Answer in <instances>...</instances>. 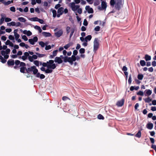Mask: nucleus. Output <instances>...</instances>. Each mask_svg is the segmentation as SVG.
<instances>
[{"label":"nucleus","instance_id":"nucleus-61","mask_svg":"<svg viewBox=\"0 0 156 156\" xmlns=\"http://www.w3.org/2000/svg\"><path fill=\"white\" fill-rule=\"evenodd\" d=\"M5 51L6 54H9L10 52V50L9 48L6 49Z\"/></svg>","mask_w":156,"mask_h":156},{"label":"nucleus","instance_id":"nucleus-38","mask_svg":"<svg viewBox=\"0 0 156 156\" xmlns=\"http://www.w3.org/2000/svg\"><path fill=\"white\" fill-rule=\"evenodd\" d=\"M31 19L33 21H38L39 18L37 17H34L31 18Z\"/></svg>","mask_w":156,"mask_h":156},{"label":"nucleus","instance_id":"nucleus-49","mask_svg":"<svg viewBox=\"0 0 156 156\" xmlns=\"http://www.w3.org/2000/svg\"><path fill=\"white\" fill-rule=\"evenodd\" d=\"M10 10L13 12H15L16 11V9L14 6L11 7L10 8Z\"/></svg>","mask_w":156,"mask_h":156},{"label":"nucleus","instance_id":"nucleus-19","mask_svg":"<svg viewBox=\"0 0 156 156\" xmlns=\"http://www.w3.org/2000/svg\"><path fill=\"white\" fill-rule=\"evenodd\" d=\"M43 35L46 37H49L51 36V34L49 32H42Z\"/></svg>","mask_w":156,"mask_h":156},{"label":"nucleus","instance_id":"nucleus-12","mask_svg":"<svg viewBox=\"0 0 156 156\" xmlns=\"http://www.w3.org/2000/svg\"><path fill=\"white\" fill-rule=\"evenodd\" d=\"M63 33L62 29L59 30L58 31L55 33V36L57 37H59L62 35Z\"/></svg>","mask_w":156,"mask_h":156},{"label":"nucleus","instance_id":"nucleus-41","mask_svg":"<svg viewBox=\"0 0 156 156\" xmlns=\"http://www.w3.org/2000/svg\"><path fill=\"white\" fill-rule=\"evenodd\" d=\"M98 118L100 119H104V116L101 114L98 115Z\"/></svg>","mask_w":156,"mask_h":156},{"label":"nucleus","instance_id":"nucleus-21","mask_svg":"<svg viewBox=\"0 0 156 156\" xmlns=\"http://www.w3.org/2000/svg\"><path fill=\"white\" fill-rule=\"evenodd\" d=\"M64 8L62 7H61L58 9L57 11L58 13H60L62 14L64 12Z\"/></svg>","mask_w":156,"mask_h":156},{"label":"nucleus","instance_id":"nucleus-7","mask_svg":"<svg viewBox=\"0 0 156 156\" xmlns=\"http://www.w3.org/2000/svg\"><path fill=\"white\" fill-rule=\"evenodd\" d=\"M29 42L30 43L34 45L35 42H37L38 41V38L36 36H35L34 37L33 39H29Z\"/></svg>","mask_w":156,"mask_h":156},{"label":"nucleus","instance_id":"nucleus-29","mask_svg":"<svg viewBox=\"0 0 156 156\" xmlns=\"http://www.w3.org/2000/svg\"><path fill=\"white\" fill-rule=\"evenodd\" d=\"M110 4L112 6H114V5L116 3L115 1V0H111L110 1Z\"/></svg>","mask_w":156,"mask_h":156},{"label":"nucleus","instance_id":"nucleus-8","mask_svg":"<svg viewBox=\"0 0 156 156\" xmlns=\"http://www.w3.org/2000/svg\"><path fill=\"white\" fill-rule=\"evenodd\" d=\"M124 99L122 98L121 100L118 101L117 102L116 105L118 107H122L124 105Z\"/></svg>","mask_w":156,"mask_h":156},{"label":"nucleus","instance_id":"nucleus-6","mask_svg":"<svg viewBox=\"0 0 156 156\" xmlns=\"http://www.w3.org/2000/svg\"><path fill=\"white\" fill-rule=\"evenodd\" d=\"M44 67L43 66L40 68L41 70L42 71L45 72L46 73H50L53 72V70L51 69H48V68L45 69Z\"/></svg>","mask_w":156,"mask_h":156},{"label":"nucleus","instance_id":"nucleus-3","mask_svg":"<svg viewBox=\"0 0 156 156\" xmlns=\"http://www.w3.org/2000/svg\"><path fill=\"white\" fill-rule=\"evenodd\" d=\"M99 42L98 38H95L94 41L93 51L95 52L99 48Z\"/></svg>","mask_w":156,"mask_h":156},{"label":"nucleus","instance_id":"nucleus-27","mask_svg":"<svg viewBox=\"0 0 156 156\" xmlns=\"http://www.w3.org/2000/svg\"><path fill=\"white\" fill-rule=\"evenodd\" d=\"M34 28L37 30L40 33H41L42 32V30L41 29V28L39 26H38L36 25L34 26Z\"/></svg>","mask_w":156,"mask_h":156},{"label":"nucleus","instance_id":"nucleus-56","mask_svg":"<svg viewBox=\"0 0 156 156\" xmlns=\"http://www.w3.org/2000/svg\"><path fill=\"white\" fill-rule=\"evenodd\" d=\"M14 36L16 40H17V39H18L20 37V35L18 33L14 34Z\"/></svg>","mask_w":156,"mask_h":156},{"label":"nucleus","instance_id":"nucleus-20","mask_svg":"<svg viewBox=\"0 0 156 156\" xmlns=\"http://www.w3.org/2000/svg\"><path fill=\"white\" fill-rule=\"evenodd\" d=\"M92 38V36L91 35H88L86 36L84 38V41L87 42V41H90Z\"/></svg>","mask_w":156,"mask_h":156},{"label":"nucleus","instance_id":"nucleus-64","mask_svg":"<svg viewBox=\"0 0 156 156\" xmlns=\"http://www.w3.org/2000/svg\"><path fill=\"white\" fill-rule=\"evenodd\" d=\"M26 34L28 36H30L32 34V33L31 32H30V30L27 31V33Z\"/></svg>","mask_w":156,"mask_h":156},{"label":"nucleus","instance_id":"nucleus-15","mask_svg":"<svg viewBox=\"0 0 156 156\" xmlns=\"http://www.w3.org/2000/svg\"><path fill=\"white\" fill-rule=\"evenodd\" d=\"M76 60V57L74 55H72L71 57H70V64L72 65L73 64V62Z\"/></svg>","mask_w":156,"mask_h":156},{"label":"nucleus","instance_id":"nucleus-47","mask_svg":"<svg viewBox=\"0 0 156 156\" xmlns=\"http://www.w3.org/2000/svg\"><path fill=\"white\" fill-rule=\"evenodd\" d=\"M28 59L30 62H33V58L32 56H30L29 55V56H28Z\"/></svg>","mask_w":156,"mask_h":156},{"label":"nucleus","instance_id":"nucleus-51","mask_svg":"<svg viewBox=\"0 0 156 156\" xmlns=\"http://www.w3.org/2000/svg\"><path fill=\"white\" fill-rule=\"evenodd\" d=\"M26 66V64L25 63L23 62H20V66H21V67H25Z\"/></svg>","mask_w":156,"mask_h":156},{"label":"nucleus","instance_id":"nucleus-28","mask_svg":"<svg viewBox=\"0 0 156 156\" xmlns=\"http://www.w3.org/2000/svg\"><path fill=\"white\" fill-rule=\"evenodd\" d=\"M18 20L19 21L21 22H25L26 21V19L23 17L18 18Z\"/></svg>","mask_w":156,"mask_h":156},{"label":"nucleus","instance_id":"nucleus-55","mask_svg":"<svg viewBox=\"0 0 156 156\" xmlns=\"http://www.w3.org/2000/svg\"><path fill=\"white\" fill-rule=\"evenodd\" d=\"M88 24V23L86 19H84L83 23V25L85 26H87Z\"/></svg>","mask_w":156,"mask_h":156},{"label":"nucleus","instance_id":"nucleus-10","mask_svg":"<svg viewBox=\"0 0 156 156\" xmlns=\"http://www.w3.org/2000/svg\"><path fill=\"white\" fill-rule=\"evenodd\" d=\"M85 9L89 13H92L94 12L93 9L90 8L89 5H87L85 7Z\"/></svg>","mask_w":156,"mask_h":156},{"label":"nucleus","instance_id":"nucleus-33","mask_svg":"<svg viewBox=\"0 0 156 156\" xmlns=\"http://www.w3.org/2000/svg\"><path fill=\"white\" fill-rule=\"evenodd\" d=\"M75 31V29L74 28H72L71 30V33L70 34L69 37L70 38H71L72 36H73Z\"/></svg>","mask_w":156,"mask_h":156},{"label":"nucleus","instance_id":"nucleus-36","mask_svg":"<svg viewBox=\"0 0 156 156\" xmlns=\"http://www.w3.org/2000/svg\"><path fill=\"white\" fill-rule=\"evenodd\" d=\"M131 75H129V79L128 80V82L129 84H130L132 82V77H131Z\"/></svg>","mask_w":156,"mask_h":156},{"label":"nucleus","instance_id":"nucleus-17","mask_svg":"<svg viewBox=\"0 0 156 156\" xmlns=\"http://www.w3.org/2000/svg\"><path fill=\"white\" fill-rule=\"evenodd\" d=\"M147 128L149 129H152L153 127V125L152 123H149L147 124Z\"/></svg>","mask_w":156,"mask_h":156},{"label":"nucleus","instance_id":"nucleus-58","mask_svg":"<svg viewBox=\"0 0 156 156\" xmlns=\"http://www.w3.org/2000/svg\"><path fill=\"white\" fill-rule=\"evenodd\" d=\"M61 6V5L59 4V3L58 4H56L55 7V8L56 9H57L60 8V7Z\"/></svg>","mask_w":156,"mask_h":156},{"label":"nucleus","instance_id":"nucleus-39","mask_svg":"<svg viewBox=\"0 0 156 156\" xmlns=\"http://www.w3.org/2000/svg\"><path fill=\"white\" fill-rule=\"evenodd\" d=\"M52 12L53 13V16L55 18L56 17V11L55 10H53L52 11Z\"/></svg>","mask_w":156,"mask_h":156},{"label":"nucleus","instance_id":"nucleus-60","mask_svg":"<svg viewBox=\"0 0 156 156\" xmlns=\"http://www.w3.org/2000/svg\"><path fill=\"white\" fill-rule=\"evenodd\" d=\"M9 39L11 40H14V37L12 35L9 36Z\"/></svg>","mask_w":156,"mask_h":156},{"label":"nucleus","instance_id":"nucleus-42","mask_svg":"<svg viewBox=\"0 0 156 156\" xmlns=\"http://www.w3.org/2000/svg\"><path fill=\"white\" fill-rule=\"evenodd\" d=\"M39 44L42 47H44L45 46V43L43 41H41L39 42Z\"/></svg>","mask_w":156,"mask_h":156},{"label":"nucleus","instance_id":"nucleus-32","mask_svg":"<svg viewBox=\"0 0 156 156\" xmlns=\"http://www.w3.org/2000/svg\"><path fill=\"white\" fill-rule=\"evenodd\" d=\"M140 65L142 66H144L146 65V62L144 60H141L140 61Z\"/></svg>","mask_w":156,"mask_h":156},{"label":"nucleus","instance_id":"nucleus-23","mask_svg":"<svg viewBox=\"0 0 156 156\" xmlns=\"http://www.w3.org/2000/svg\"><path fill=\"white\" fill-rule=\"evenodd\" d=\"M144 58L146 61L150 60L151 59V56L148 55H146L145 56Z\"/></svg>","mask_w":156,"mask_h":156},{"label":"nucleus","instance_id":"nucleus-4","mask_svg":"<svg viewBox=\"0 0 156 156\" xmlns=\"http://www.w3.org/2000/svg\"><path fill=\"white\" fill-rule=\"evenodd\" d=\"M107 7V3L105 2L102 1L101 3V7L99 6L98 7V9L100 10L106 9Z\"/></svg>","mask_w":156,"mask_h":156},{"label":"nucleus","instance_id":"nucleus-57","mask_svg":"<svg viewBox=\"0 0 156 156\" xmlns=\"http://www.w3.org/2000/svg\"><path fill=\"white\" fill-rule=\"evenodd\" d=\"M156 105V100H153L152 101V104H150L149 105Z\"/></svg>","mask_w":156,"mask_h":156},{"label":"nucleus","instance_id":"nucleus-40","mask_svg":"<svg viewBox=\"0 0 156 156\" xmlns=\"http://www.w3.org/2000/svg\"><path fill=\"white\" fill-rule=\"evenodd\" d=\"M71 45V44L70 43H69L68 44L64 46V47L66 49H67Z\"/></svg>","mask_w":156,"mask_h":156},{"label":"nucleus","instance_id":"nucleus-59","mask_svg":"<svg viewBox=\"0 0 156 156\" xmlns=\"http://www.w3.org/2000/svg\"><path fill=\"white\" fill-rule=\"evenodd\" d=\"M22 38L25 41H27L28 38L26 35H24L22 36Z\"/></svg>","mask_w":156,"mask_h":156},{"label":"nucleus","instance_id":"nucleus-62","mask_svg":"<svg viewBox=\"0 0 156 156\" xmlns=\"http://www.w3.org/2000/svg\"><path fill=\"white\" fill-rule=\"evenodd\" d=\"M77 54H78V51L77 50H75L73 51V55L75 56L76 55H77Z\"/></svg>","mask_w":156,"mask_h":156},{"label":"nucleus","instance_id":"nucleus-5","mask_svg":"<svg viewBox=\"0 0 156 156\" xmlns=\"http://www.w3.org/2000/svg\"><path fill=\"white\" fill-rule=\"evenodd\" d=\"M70 7L71 8L72 10L75 12L80 7V6L79 5H76L75 4L74 2H72L70 3Z\"/></svg>","mask_w":156,"mask_h":156},{"label":"nucleus","instance_id":"nucleus-14","mask_svg":"<svg viewBox=\"0 0 156 156\" xmlns=\"http://www.w3.org/2000/svg\"><path fill=\"white\" fill-rule=\"evenodd\" d=\"M122 5V3L119 2H116L115 6V8L119 10L121 8V5Z\"/></svg>","mask_w":156,"mask_h":156},{"label":"nucleus","instance_id":"nucleus-50","mask_svg":"<svg viewBox=\"0 0 156 156\" xmlns=\"http://www.w3.org/2000/svg\"><path fill=\"white\" fill-rule=\"evenodd\" d=\"M20 61H19V60H16L15 61V63L16 65L18 66L19 64H20Z\"/></svg>","mask_w":156,"mask_h":156},{"label":"nucleus","instance_id":"nucleus-63","mask_svg":"<svg viewBox=\"0 0 156 156\" xmlns=\"http://www.w3.org/2000/svg\"><path fill=\"white\" fill-rule=\"evenodd\" d=\"M82 10L81 8L78 9H77V12L80 14H81L82 13Z\"/></svg>","mask_w":156,"mask_h":156},{"label":"nucleus","instance_id":"nucleus-30","mask_svg":"<svg viewBox=\"0 0 156 156\" xmlns=\"http://www.w3.org/2000/svg\"><path fill=\"white\" fill-rule=\"evenodd\" d=\"M144 77V76L142 74H139L137 76L138 79L140 80H141L143 79Z\"/></svg>","mask_w":156,"mask_h":156},{"label":"nucleus","instance_id":"nucleus-24","mask_svg":"<svg viewBox=\"0 0 156 156\" xmlns=\"http://www.w3.org/2000/svg\"><path fill=\"white\" fill-rule=\"evenodd\" d=\"M0 61L3 63H5L6 62V60L5 59L2 55H0Z\"/></svg>","mask_w":156,"mask_h":156},{"label":"nucleus","instance_id":"nucleus-25","mask_svg":"<svg viewBox=\"0 0 156 156\" xmlns=\"http://www.w3.org/2000/svg\"><path fill=\"white\" fill-rule=\"evenodd\" d=\"M142 129L140 130L136 134L135 136L138 138H140L141 136V131Z\"/></svg>","mask_w":156,"mask_h":156},{"label":"nucleus","instance_id":"nucleus-26","mask_svg":"<svg viewBox=\"0 0 156 156\" xmlns=\"http://www.w3.org/2000/svg\"><path fill=\"white\" fill-rule=\"evenodd\" d=\"M13 2V1H8L7 2H6L5 0H4V2H3V4L5 5H7Z\"/></svg>","mask_w":156,"mask_h":156},{"label":"nucleus","instance_id":"nucleus-45","mask_svg":"<svg viewBox=\"0 0 156 156\" xmlns=\"http://www.w3.org/2000/svg\"><path fill=\"white\" fill-rule=\"evenodd\" d=\"M71 28L69 26H67L66 27V31L67 32V34H69L70 32V30Z\"/></svg>","mask_w":156,"mask_h":156},{"label":"nucleus","instance_id":"nucleus-34","mask_svg":"<svg viewBox=\"0 0 156 156\" xmlns=\"http://www.w3.org/2000/svg\"><path fill=\"white\" fill-rule=\"evenodd\" d=\"M144 100L146 102L149 103L151 101V99L149 97H148L144 99Z\"/></svg>","mask_w":156,"mask_h":156},{"label":"nucleus","instance_id":"nucleus-31","mask_svg":"<svg viewBox=\"0 0 156 156\" xmlns=\"http://www.w3.org/2000/svg\"><path fill=\"white\" fill-rule=\"evenodd\" d=\"M7 25L9 26H15L16 23L12 21L10 23H7Z\"/></svg>","mask_w":156,"mask_h":156},{"label":"nucleus","instance_id":"nucleus-11","mask_svg":"<svg viewBox=\"0 0 156 156\" xmlns=\"http://www.w3.org/2000/svg\"><path fill=\"white\" fill-rule=\"evenodd\" d=\"M15 64V62L14 60L11 59L8 60L7 62V64L8 66H13Z\"/></svg>","mask_w":156,"mask_h":156},{"label":"nucleus","instance_id":"nucleus-13","mask_svg":"<svg viewBox=\"0 0 156 156\" xmlns=\"http://www.w3.org/2000/svg\"><path fill=\"white\" fill-rule=\"evenodd\" d=\"M54 61L55 62H57L59 64L62 63L63 62L61 58L58 57H56Z\"/></svg>","mask_w":156,"mask_h":156},{"label":"nucleus","instance_id":"nucleus-18","mask_svg":"<svg viewBox=\"0 0 156 156\" xmlns=\"http://www.w3.org/2000/svg\"><path fill=\"white\" fill-rule=\"evenodd\" d=\"M145 92L146 93L145 94V95L147 96H150L151 95L152 93V91L151 90L149 89H146L145 91Z\"/></svg>","mask_w":156,"mask_h":156},{"label":"nucleus","instance_id":"nucleus-22","mask_svg":"<svg viewBox=\"0 0 156 156\" xmlns=\"http://www.w3.org/2000/svg\"><path fill=\"white\" fill-rule=\"evenodd\" d=\"M27 69L25 67H21V68H20V72L21 73H25V70L27 71Z\"/></svg>","mask_w":156,"mask_h":156},{"label":"nucleus","instance_id":"nucleus-9","mask_svg":"<svg viewBox=\"0 0 156 156\" xmlns=\"http://www.w3.org/2000/svg\"><path fill=\"white\" fill-rule=\"evenodd\" d=\"M24 55L21 56H19V58H21L23 61L25 60L26 59H27L28 56H29V53L27 52H26L24 53Z\"/></svg>","mask_w":156,"mask_h":156},{"label":"nucleus","instance_id":"nucleus-16","mask_svg":"<svg viewBox=\"0 0 156 156\" xmlns=\"http://www.w3.org/2000/svg\"><path fill=\"white\" fill-rule=\"evenodd\" d=\"M63 59L64 62H68L70 63V57H68L67 56H64L63 58Z\"/></svg>","mask_w":156,"mask_h":156},{"label":"nucleus","instance_id":"nucleus-48","mask_svg":"<svg viewBox=\"0 0 156 156\" xmlns=\"http://www.w3.org/2000/svg\"><path fill=\"white\" fill-rule=\"evenodd\" d=\"M137 94L143 96L144 95V93L141 91H140L137 93Z\"/></svg>","mask_w":156,"mask_h":156},{"label":"nucleus","instance_id":"nucleus-43","mask_svg":"<svg viewBox=\"0 0 156 156\" xmlns=\"http://www.w3.org/2000/svg\"><path fill=\"white\" fill-rule=\"evenodd\" d=\"M85 49L83 48H81L79 50V52L81 54H83L85 53Z\"/></svg>","mask_w":156,"mask_h":156},{"label":"nucleus","instance_id":"nucleus-52","mask_svg":"<svg viewBox=\"0 0 156 156\" xmlns=\"http://www.w3.org/2000/svg\"><path fill=\"white\" fill-rule=\"evenodd\" d=\"M100 27L99 26H96L94 29V30L95 31H98L100 30Z\"/></svg>","mask_w":156,"mask_h":156},{"label":"nucleus","instance_id":"nucleus-53","mask_svg":"<svg viewBox=\"0 0 156 156\" xmlns=\"http://www.w3.org/2000/svg\"><path fill=\"white\" fill-rule=\"evenodd\" d=\"M11 19L9 18L6 17L5 19V21L7 22L11 21Z\"/></svg>","mask_w":156,"mask_h":156},{"label":"nucleus","instance_id":"nucleus-35","mask_svg":"<svg viewBox=\"0 0 156 156\" xmlns=\"http://www.w3.org/2000/svg\"><path fill=\"white\" fill-rule=\"evenodd\" d=\"M100 1H99V0H97L95 1L94 2V6H97L98 5L100 4Z\"/></svg>","mask_w":156,"mask_h":156},{"label":"nucleus","instance_id":"nucleus-37","mask_svg":"<svg viewBox=\"0 0 156 156\" xmlns=\"http://www.w3.org/2000/svg\"><path fill=\"white\" fill-rule=\"evenodd\" d=\"M35 54L38 55V56L39 58L45 56V54H40L36 52Z\"/></svg>","mask_w":156,"mask_h":156},{"label":"nucleus","instance_id":"nucleus-46","mask_svg":"<svg viewBox=\"0 0 156 156\" xmlns=\"http://www.w3.org/2000/svg\"><path fill=\"white\" fill-rule=\"evenodd\" d=\"M34 63L36 66H39V61L37 60L34 61Z\"/></svg>","mask_w":156,"mask_h":156},{"label":"nucleus","instance_id":"nucleus-2","mask_svg":"<svg viewBox=\"0 0 156 156\" xmlns=\"http://www.w3.org/2000/svg\"><path fill=\"white\" fill-rule=\"evenodd\" d=\"M38 71V69L36 68L35 66H33L28 68L27 69V73H30V72H33V73L35 75Z\"/></svg>","mask_w":156,"mask_h":156},{"label":"nucleus","instance_id":"nucleus-54","mask_svg":"<svg viewBox=\"0 0 156 156\" xmlns=\"http://www.w3.org/2000/svg\"><path fill=\"white\" fill-rule=\"evenodd\" d=\"M51 48V46L50 45H46L45 47V49L46 50H49Z\"/></svg>","mask_w":156,"mask_h":156},{"label":"nucleus","instance_id":"nucleus-44","mask_svg":"<svg viewBox=\"0 0 156 156\" xmlns=\"http://www.w3.org/2000/svg\"><path fill=\"white\" fill-rule=\"evenodd\" d=\"M58 51V50L54 51L52 53L53 56H54V57L55 56L57 55Z\"/></svg>","mask_w":156,"mask_h":156},{"label":"nucleus","instance_id":"nucleus-1","mask_svg":"<svg viewBox=\"0 0 156 156\" xmlns=\"http://www.w3.org/2000/svg\"><path fill=\"white\" fill-rule=\"evenodd\" d=\"M43 66L44 67H47L48 69L52 70L55 69L56 67L55 64L54 63V61L52 60H49L46 63L43 62Z\"/></svg>","mask_w":156,"mask_h":156}]
</instances>
